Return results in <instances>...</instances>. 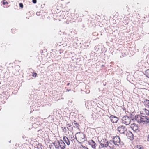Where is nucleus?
Wrapping results in <instances>:
<instances>
[{"mask_svg": "<svg viewBox=\"0 0 149 149\" xmlns=\"http://www.w3.org/2000/svg\"><path fill=\"white\" fill-rule=\"evenodd\" d=\"M135 118L139 123H147L149 122V118L146 116L137 115L135 116Z\"/></svg>", "mask_w": 149, "mask_h": 149, "instance_id": "1", "label": "nucleus"}, {"mask_svg": "<svg viewBox=\"0 0 149 149\" xmlns=\"http://www.w3.org/2000/svg\"><path fill=\"white\" fill-rule=\"evenodd\" d=\"M85 136V135L82 132H78L75 134L76 139L80 142H84L86 139Z\"/></svg>", "mask_w": 149, "mask_h": 149, "instance_id": "2", "label": "nucleus"}, {"mask_svg": "<svg viewBox=\"0 0 149 149\" xmlns=\"http://www.w3.org/2000/svg\"><path fill=\"white\" fill-rule=\"evenodd\" d=\"M113 141L115 144L116 147H121L120 139L118 136H116L113 139Z\"/></svg>", "mask_w": 149, "mask_h": 149, "instance_id": "3", "label": "nucleus"}, {"mask_svg": "<svg viewBox=\"0 0 149 149\" xmlns=\"http://www.w3.org/2000/svg\"><path fill=\"white\" fill-rule=\"evenodd\" d=\"M130 119L127 116H125L122 118L123 123L127 125L129 124L130 123Z\"/></svg>", "mask_w": 149, "mask_h": 149, "instance_id": "4", "label": "nucleus"}, {"mask_svg": "<svg viewBox=\"0 0 149 149\" xmlns=\"http://www.w3.org/2000/svg\"><path fill=\"white\" fill-rule=\"evenodd\" d=\"M117 130L120 134H123L125 131H127V128L125 126L122 125L117 128Z\"/></svg>", "mask_w": 149, "mask_h": 149, "instance_id": "5", "label": "nucleus"}, {"mask_svg": "<svg viewBox=\"0 0 149 149\" xmlns=\"http://www.w3.org/2000/svg\"><path fill=\"white\" fill-rule=\"evenodd\" d=\"M130 127L134 131L137 132L139 131L138 125L134 123L131 124Z\"/></svg>", "mask_w": 149, "mask_h": 149, "instance_id": "6", "label": "nucleus"}, {"mask_svg": "<svg viewBox=\"0 0 149 149\" xmlns=\"http://www.w3.org/2000/svg\"><path fill=\"white\" fill-rule=\"evenodd\" d=\"M108 144V141L105 139H102L100 142L101 146L103 147H107Z\"/></svg>", "mask_w": 149, "mask_h": 149, "instance_id": "7", "label": "nucleus"}, {"mask_svg": "<svg viewBox=\"0 0 149 149\" xmlns=\"http://www.w3.org/2000/svg\"><path fill=\"white\" fill-rule=\"evenodd\" d=\"M108 146L112 149H116L117 147H116V146L115 145V144L113 141H110L109 142H108Z\"/></svg>", "mask_w": 149, "mask_h": 149, "instance_id": "8", "label": "nucleus"}, {"mask_svg": "<svg viewBox=\"0 0 149 149\" xmlns=\"http://www.w3.org/2000/svg\"><path fill=\"white\" fill-rule=\"evenodd\" d=\"M109 119L110 121L113 123H116L118 120V118L113 115L109 117Z\"/></svg>", "mask_w": 149, "mask_h": 149, "instance_id": "9", "label": "nucleus"}, {"mask_svg": "<svg viewBox=\"0 0 149 149\" xmlns=\"http://www.w3.org/2000/svg\"><path fill=\"white\" fill-rule=\"evenodd\" d=\"M140 115L146 116H148L149 114V111L148 110H147L146 109H143L141 111H140Z\"/></svg>", "mask_w": 149, "mask_h": 149, "instance_id": "10", "label": "nucleus"}, {"mask_svg": "<svg viewBox=\"0 0 149 149\" xmlns=\"http://www.w3.org/2000/svg\"><path fill=\"white\" fill-rule=\"evenodd\" d=\"M58 145H59L61 149H64L65 147V145L64 142L62 140H60L58 141Z\"/></svg>", "mask_w": 149, "mask_h": 149, "instance_id": "11", "label": "nucleus"}, {"mask_svg": "<svg viewBox=\"0 0 149 149\" xmlns=\"http://www.w3.org/2000/svg\"><path fill=\"white\" fill-rule=\"evenodd\" d=\"M88 143L90 145L92 148H93L95 149L96 148V143L93 140H91L88 142Z\"/></svg>", "mask_w": 149, "mask_h": 149, "instance_id": "12", "label": "nucleus"}, {"mask_svg": "<svg viewBox=\"0 0 149 149\" xmlns=\"http://www.w3.org/2000/svg\"><path fill=\"white\" fill-rule=\"evenodd\" d=\"M126 135L131 140H133L134 139V136L132 132H127Z\"/></svg>", "mask_w": 149, "mask_h": 149, "instance_id": "13", "label": "nucleus"}, {"mask_svg": "<svg viewBox=\"0 0 149 149\" xmlns=\"http://www.w3.org/2000/svg\"><path fill=\"white\" fill-rule=\"evenodd\" d=\"M66 127L68 130L70 131H71L73 130V127L71 124L67 123Z\"/></svg>", "mask_w": 149, "mask_h": 149, "instance_id": "14", "label": "nucleus"}, {"mask_svg": "<svg viewBox=\"0 0 149 149\" xmlns=\"http://www.w3.org/2000/svg\"><path fill=\"white\" fill-rule=\"evenodd\" d=\"M63 140L66 143V144L68 145L70 144V142L68 138L66 136H64L63 137Z\"/></svg>", "mask_w": 149, "mask_h": 149, "instance_id": "15", "label": "nucleus"}, {"mask_svg": "<svg viewBox=\"0 0 149 149\" xmlns=\"http://www.w3.org/2000/svg\"><path fill=\"white\" fill-rule=\"evenodd\" d=\"M133 149H143V147L142 145H137L134 147Z\"/></svg>", "mask_w": 149, "mask_h": 149, "instance_id": "16", "label": "nucleus"}, {"mask_svg": "<svg viewBox=\"0 0 149 149\" xmlns=\"http://www.w3.org/2000/svg\"><path fill=\"white\" fill-rule=\"evenodd\" d=\"M145 106L147 107H149V100H146L144 102Z\"/></svg>", "mask_w": 149, "mask_h": 149, "instance_id": "17", "label": "nucleus"}, {"mask_svg": "<svg viewBox=\"0 0 149 149\" xmlns=\"http://www.w3.org/2000/svg\"><path fill=\"white\" fill-rule=\"evenodd\" d=\"M74 125H75V126L76 127V128L77 129L80 130V129H79L80 126H79V124H78V123L76 121H74Z\"/></svg>", "mask_w": 149, "mask_h": 149, "instance_id": "18", "label": "nucleus"}, {"mask_svg": "<svg viewBox=\"0 0 149 149\" xmlns=\"http://www.w3.org/2000/svg\"><path fill=\"white\" fill-rule=\"evenodd\" d=\"M59 145L57 143H54V146L55 147V148L54 147L53 149H59Z\"/></svg>", "mask_w": 149, "mask_h": 149, "instance_id": "19", "label": "nucleus"}, {"mask_svg": "<svg viewBox=\"0 0 149 149\" xmlns=\"http://www.w3.org/2000/svg\"><path fill=\"white\" fill-rule=\"evenodd\" d=\"M61 129L62 130V131L63 132H64L65 133H66V131H67V128L65 127H61Z\"/></svg>", "mask_w": 149, "mask_h": 149, "instance_id": "20", "label": "nucleus"}, {"mask_svg": "<svg viewBox=\"0 0 149 149\" xmlns=\"http://www.w3.org/2000/svg\"><path fill=\"white\" fill-rule=\"evenodd\" d=\"M16 29L15 28H13L11 29V32L13 33H16Z\"/></svg>", "mask_w": 149, "mask_h": 149, "instance_id": "21", "label": "nucleus"}, {"mask_svg": "<svg viewBox=\"0 0 149 149\" xmlns=\"http://www.w3.org/2000/svg\"><path fill=\"white\" fill-rule=\"evenodd\" d=\"M146 75L147 76H149V69L145 71Z\"/></svg>", "mask_w": 149, "mask_h": 149, "instance_id": "22", "label": "nucleus"}, {"mask_svg": "<svg viewBox=\"0 0 149 149\" xmlns=\"http://www.w3.org/2000/svg\"><path fill=\"white\" fill-rule=\"evenodd\" d=\"M2 1L3 4V5H5L6 4H8V3L5 0H3Z\"/></svg>", "mask_w": 149, "mask_h": 149, "instance_id": "23", "label": "nucleus"}, {"mask_svg": "<svg viewBox=\"0 0 149 149\" xmlns=\"http://www.w3.org/2000/svg\"><path fill=\"white\" fill-rule=\"evenodd\" d=\"M32 76L36 77L37 75V73L36 72H33L32 74Z\"/></svg>", "mask_w": 149, "mask_h": 149, "instance_id": "24", "label": "nucleus"}, {"mask_svg": "<svg viewBox=\"0 0 149 149\" xmlns=\"http://www.w3.org/2000/svg\"><path fill=\"white\" fill-rule=\"evenodd\" d=\"M19 6L22 8L23 7V5L22 3H19Z\"/></svg>", "mask_w": 149, "mask_h": 149, "instance_id": "25", "label": "nucleus"}, {"mask_svg": "<svg viewBox=\"0 0 149 149\" xmlns=\"http://www.w3.org/2000/svg\"><path fill=\"white\" fill-rule=\"evenodd\" d=\"M32 2L34 3H36L37 2V0H32Z\"/></svg>", "mask_w": 149, "mask_h": 149, "instance_id": "26", "label": "nucleus"}, {"mask_svg": "<svg viewBox=\"0 0 149 149\" xmlns=\"http://www.w3.org/2000/svg\"><path fill=\"white\" fill-rule=\"evenodd\" d=\"M147 141H149V134L147 136Z\"/></svg>", "mask_w": 149, "mask_h": 149, "instance_id": "27", "label": "nucleus"}, {"mask_svg": "<svg viewBox=\"0 0 149 149\" xmlns=\"http://www.w3.org/2000/svg\"><path fill=\"white\" fill-rule=\"evenodd\" d=\"M70 90H71L70 89H69V90H68V89H67L66 90V91H70Z\"/></svg>", "mask_w": 149, "mask_h": 149, "instance_id": "28", "label": "nucleus"}, {"mask_svg": "<svg viewBox=\"0 0 149 149\" xmlns=\"http://www.w3.org/2000/svg\"><path fill=\"white\" fill-rule=\"evenodd\" d=\"M70 84V83H68L67 84V86H69Z\"/></svg>", "mask_w": 149, "mask_h": 149, "instance_id": "29", "label": "nucleus"}, {"mask_svg": "<svg viewBox=\"0 0 149 149\" xmlns=\"http://www.w3.org/2000/svg\"><path fill=\"white\" fill-rule=\"evenodd\" d=\"M86 149H88V148H87Z\"/></svg>", "mask_w": 149, "mask_h": 149, "instance_id": "30", "label": "nucleus"}]
</instances>
